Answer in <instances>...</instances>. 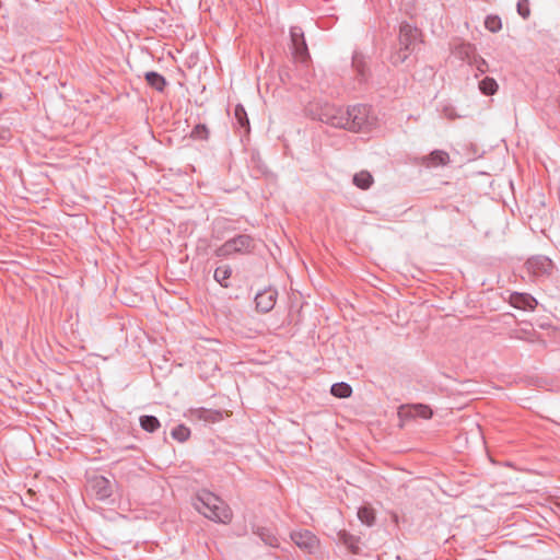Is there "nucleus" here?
<instances>
[{"instance_id": "nucleus-11", "label": "nucleus", "mask_w": 560, "mask_h": 560, "mask_svg": "<svg viewBox=\"0 0 560 560\" xmlns=\"http://www.w3.org/2000/svg\"><path fill=\"white\" fill-rule=\"evenodd\" d=\"M338 538L353 555L359 553V539L355 536L341 530L338 533Z\"/></svg>"}, {"instance_id": "nucleus-27", "label": "nucleus", "mask_w": 560, "mask_h": 560, "mask_svg": "<svg viewBox=\"0 0 560 560\" xmlns=\"http://www.w3.org/2000/svg\"><path fill=\"white\" fill-rule=\"evenodd\" d=\"M249 236L247 235H240L237 236V238H234L233 242L236 244V243H240V245H245L247 243H249Z\"/></svg>"}, {"instance_id": "nucleus-18", "label": "nucleus", "mask_w": 560, "mask_h": 560, "mask_svg": "<svg viewBox=\"0 0 560 560\" xmlns=\"http://www.w3.org/2000/svg\"><path fill=\"white\" fill-rule=\"evenodd\" d=\"M171 435L173 439L183 443L189 439L190 430L186 425L179 424L172 430Z\"/></svg>"}, {"instance_id": "nucleus-6", "label": "nucleus", "mask_w": 560, "mask_h": 560, "mask_svg": "<svg viewBox=\"0 0 560 560\" xmlns=\"http://www.w3.org/2000/svg\"><path fill=\"white\" fill-rule=\"evenodd\" d=\"M88 491L100 501L113 494L112 482L104 476H93L88 480Z\"/></svg>"}, {"instance_id": "nucleus-16", "label": "nucleus", "mask_w": 560, "mask_h": 560, "mask_svg": "<svg viewBox=\"0 0 560 560\" xmlns=\"http://www.w3.org/2000/svg\"><path fill=\"white\" fill-rule=\"evenodd\" d=\"M358 517L363 524L372 526L375 522V512L370 506H362L358 511Z\"/></svg>"}, {"instance_id": "nucleus-9", "label": "nucleus", "mask_w": 560, "mask_h": 560, "mask_svg": "<svg viewBox=\"0 0 560 560\" xmlns=\"http://www.w3.org/2000/svg\"><path fill=\"white\" fill-rule=\"evenodd\" d=\"M510 303L515 308L524 311H534L537 306V301L528 293L514 292L510 295Z\"/></svg>"}, {"instance_id": "nucleus-19", "label": "nucleus", "mask_w": 560, "mask_h": 560, "mask_svg": "<svg viewBox=\"0 0 560 560\" xmlns=\"http://www.w3.org/2000/svg\"><path fill=\"white\" fill-rule=\"evenodd\" d=\"M479 89L486 95H493L498 90V83L492 78H485L479 83Z\"/></svg>"}, {"instance_id": "nucleus-22", "label": "nucleus", "mask_w": 560, "mask_h": 560, "mask_svg": "<svg viewBox=\"0 0 560 560\" xmlns=\"http://www.w3.org/2000/svg\"><path fill=\"white\" fill-rule=\"evenodd\" d=\"M450 161V156L444 151H435L430 155V164L432 166L445 165Z\"/></svg>"}, {"instance_id": "nucleus-14", "label": "nucleus", "mask_w": 560, "mask_h": 560, "mask_svg": "<svg viewBox=\"0 0 560 560\" xmlns=\"http://www.w3.org/2000/svg\"><path fill=\"white\" fill-rule=\"evenodd\" d=\"M330 393L338 398H348L352 394V388L347 383H336L331 386Z\"/></svg>"}, {"instance_id": "nucleus-8", "label": "nucleus", "mask_w": 560, "mask_h": 560, "mask_svg": "<svg viewBox=\"0 0 560 560\" xmlns=\"http://www.w3.org/2000/svg\"><path fill=\"white\" fill-rule=\"evenodd\" d=\"M278 292L275 289H267L258 292L255 296L256 308L262 313L270 312L276 304Z\"/></svg>"}, {"instance_id": "nucleus-12", "label": "nucleus", "mask_w": 560, "mask_h": 560, "mask_svg": "<svg viewBox=\"0 0 560 560\" xmlns=\"http://www.w3.org/2000/svg\"><path fill=\"white\" fill-rule=\"evenodd\" d=\"M374 183V178L368 171H360L353 176V184L360 189H369Z\"/></svg>"}, {"instance_id": "nucleus-3", "label": "nucleus", "mask_w": 560, "mask_h": 560, "mask_svg": "<svg viewBox=\"0 0 560 560\" xmlns=\"http://www.w3.org/2000/svg\"><path fill=\"white\" fill-rule=\"evenodd\" d=\"M420 31L411 25H402L399 32V48L390 56L394 66L404 63L415 49Z\"/></svg>"}, {"instance_id": "nucleus-1", "label": "nucleus", "mask_w": 560, "mask_h": 560, "mask_svg": "<svg viewBox=\"0 0 560 560\" xmlns=\"http://www.w3.org/2000/svg\"><path fill=\"white\" fill-rule=\"evenodd\" d=\"M327 121L331 126L358 132L373 127L376 118L371 114L368 106L358 105L347 110L337 109L332 116L327 117Z\"/></svg>"}, {"instance_id": "nucleus-20", "label": "nucleus", "mask_w": 560, "mask_h": 560, "mask_svg": "<svg viewBox=\"0 0 560 560\" xmlns=\"http://www.w3.org/2000/svg\"><path fill=\"white\" fill-rule=\"evenodd\" d=\"M234 116L238 122V125L249 131V120L247 118V114L242 105H237L234 109Z\"/></svg>"}, {"instance_id": "nucleus-23", "label": "nucleus", "mask_w": 560, "mask_h": 560, "mask_svg": "<svg viewBox=\"0 0 560 560\" xmlns=\"http://www.w3.org/2000/svg\"><path fill=\"white\" fill-rule=\"evenodd\" d=\"M257 534L260 536L261 540L271 546L275 547L278 545V539L275 535H272L268 529L266 528H258Z\"/></svg>"}, {"instance_id": "nucleus-26", "label": "nucleus", "mask_w": 560, "mask_h": 560, "mask_svg": "<svg viewBox=\"0 0 560 560\" xmlns=\"http://www.w3.org/2000/svg\"><path fill=\"white\" fill-rule=\"evenodd\" d=\"M191 137L196 139H207L208 129L205 125H198L191 131Z\"/></svg>"}, {"instance_id": "nucleus-28", "label": "nucleus", "mask_w": 560, "mask_h": 560, "mask_svg": "<svg viewBox=\"0 0 560 560\" xmlns=\"http://www.w3.org/2000/svg\"><path fill=\"white\" fill-rule=\"evenodd\" d=\"M486 68H487V63L483 59H480L478 61V65H477V69L480 71V72H485L486 71Z\"/></svg>"}, {"instance_id": "nucleus-15", "label": "nucleus", "mask_w": 560, "mask_h": 560, "mask_svg": "<svg viewBox=\"0 0 560 560\" xmlns=\"http://www.w3.org/2000/svg\"><path fill=\"white\" fill-rule=\"evenodd\" d=\"M232 270L229 266H220L214 270V279L218 281L223 288H228L229 283L226 282L231 277Z\"/></svg>"}, {"instance_id": "nucleus-24", "label": "nucleus", "mask_w": 560, "mask_h": 560, "mask_svg": "<svg viewBox=\"0 0 560 560\" xmlns=\"http://www.w3.org/2000/svg\"><path fill=\"white\" fill-rule=\"evenodd\" d=\"M485 25L490 32H498L501 28V20L497 16H489L486 19Z\"/></svg>"}, {"instance_id": "nucleus-5", "label": "nucleus", "mask_w": 560, "mask_h": 560, "mask_svg": "<svg viewBox=\"0 0 560 560\" xmlns=\"http://www.w3.org/2000/svg\"><path fill=\"white\" fill-rule=\"evenodd\" d=\"M293 542L308 555L315 553L319 548L318 538L308 529H301L291 533Z\"/></svg>"}, {"instance_id": "nucleus-29", "label": "nucleus", "mask_w": 560, "mask_h": 560, "mask_svg": "<svg viewBox=\"0 0 560 560\" xmlns=\"http://www.w3.org/2000/svg\"><path fill=\"white\" fill-rule=\"evenodd\" d=\"M518 12L523 18H527L529 15V10L523 9L521 3H518Z\"/></svg>"}, {"instance_id": "nucleus-2", "label": "nucleus", "mask_w": 560, "mask_h": 560, "mask_svg": "<svg viewBox=\"0 0 560 560\" xmlns=\"http://www.w3.org/2000/svg\"><path fill=\"white\" fill-rule=\"evenodd\" d=\"M192 504L199 513L213 522L226 524L232 520V511L229 505L208 490L200 491Z\"/></svg>"}, {"instance_id": "nucleus-31", "label": "nucleus", "mask_w": 560, "mask_h": 560, "mask_svg": "<svg viewBox=\"0 0 560 560\" xmlns=\"http://www.w3.org/2000/svg\"><path fill=\"white\" fill-rule=\"evenodd\" d=\"M234 252H236V253H244V252L242 250V247H234Z\"/></svg>"}, {"instance_id": "nucleus-21", "label": "nucleus", "mask_w": 560, "mask_h": 560, "mask_svg": "<svg viewBox=\"0 0 560 560\" xmlns=\"http://www.w3.org/2000/svg\"><path fill=\"white\" fill-rule=\"evenodd\" d=\"M408 410H415L416 418L430 419L433 415L431 408L422 404L412 405Z\"/></svg>"}, {"instance_id": "nucleus-13", "label": "nucleus", "mask_w": 560, "mask_h": 560, "mask_svg": "<svg viewBox=\"0 0 560 560\" xmlns=\"http://www.w3.org/2000/svg\"><path fill=\"white\" fill-rule=\"evenodd\" d=\"M139 421L141 428L150 433L155 432L161 427L159 419L154 416H141Z\"/></svg>"}, {"instance_id": "nucleus-17", "label": "nucleus", "mask_w": 560, "mask_h": 560, "mask_svg": "<svg viewBox=\"0 0 560 560\" xmlns=\"http://www.w3.org/2000/svg\"><path fill=\"white\" fill-rule=\"evenodd\" d=\"M147 82L158 91H162L165 86L164 78L156 72H148L145 74Z\"/></svg>"}, {"instance_id": "nucleus-7", "label": "nucleus", "mask_w": 560, "mask_h": 560, "mask_svg": "<svg viewBox=\"0 0 560 560\" xmlns=\"http://www.w3.org/2000/svg\"><path fill=\"white\" fill-rule=\"evenodd\" d=\"M292 54L296 61L305 62L308 59V51L303 33L299 28L291 31Z\"/></svg>"}, {"instance_id": "nucleus-4", "label": "nucleus", "mask_w": 560, "mask_h": 560, "mask_svg": "<svg viewBox=\"0 0 560 560\" xmlns=\"http://www.w3.org/2000/svg\"><path fill=\"white\" fill-rule=\"evenodd\" d=\"M525 267L534 277H549L555 270L552 260L546 256H533L527 259Z\"/></svg>"}, {"instance_id": "nucleus-10", "label": "nucleus", "mask_w": 560, "mask_h": 560, "mask_svg": "<svg viewBox=\"0 0 560 560\" xmlns=\"http://www.w3.org/2000/svg\"><path fill=\"white\" fill-rule=\"evenodd\" d=\"M194 415L200 420L212 423L218 422L223 418L221 411L206 408H198L194 410Z\"/></svg>"}, {"instance_id": "nucleus-25", "label": "nucleus", "mask_w": 560, "mask_h": 560, "mask_svg": "<svg viewBox=\"0 0 560 560\" xmlns=\"http://www.w3.org/2000/svg\"><path fill=\"white\" fill-rule=\"evenodd\" d=\"M412 405H405V406H401L398 410V416L400 418V420L405 421V420H409V419H415L416 418V415L413 413L415 410H407L409 408H411Z\"/></svg>"}, {"instance_id": "nucleus-30", "label": "nucleus", "mask_w": 560, "mask_h": 560, "mask_svg": "<svg viewBox=\"0 0 560 560\" xmlns=\"http://www.w3.org/2000/svg\"><path fill=\"white\" fill-rule=\"evenodd\" d=\"M224 248L225 247H219L218 250L215 252L217 256H223V255H226L228 252H224Z\"/></svg>"}]
</instances>
